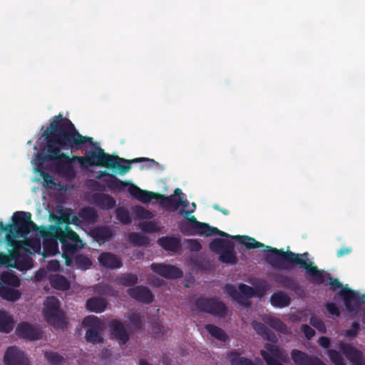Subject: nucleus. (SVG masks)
<instances>
[{
    "label": "nucleus",
    "instance_id": "obj_1",
    "mask_svg": "<svg viewBox=\"0 0 365 365\" xmlns=\"http://www.w3.org/2000/svg\"><path fill=\"white\" fill-rule=\"evenodd\" d=\"M237 237L247 250L264 248L263 252H270L265 256V260L273 268L284 270L297 264L305 269L306 277L312 283L322 284L324 282V271L319 269L317 266L313 265V262H309L308 252L298 254L292 251H284L282 249L265 245L249 236Z\"/></svg>",
    "mask_w": 365,
    "mask_h": 365
},
{
    "label": "nucleus",
    "instance_id": "obj_2",
    "mask_svg": "<svg viewBox=\"0 0 365 365\" xmlns=\"http://www.w3.org/2000/svg\"><path fill=\"white\" fill-rule=\"evenodd\" d=\"M42 136L46 142V149L51 146L59 150H81L83 145L93 143V138L79 133L74 124L62 114L53 117Z\"/></svg>",
    "mask_w": 365,
    "mask_h": 365
},
{
    "label": "nucleus",
    "instance_id": "obj_3",
    "mask_svg": "<svg viewBox=\"0 0 365 365\" xmlns=\"http://www.w3.org/2000/svg\"><path fill=\"white\" fill-rule=\"evenodd\" d=\"M82 167L101 166L108 169L118 170L120 175H125L130 169L129 165H121L125 159L105 153L98 146L89 151L85 156L74 157Z\"/></svg>",
    "mask_w": 365,
    "mask_h": 365
},
{
    "label": "nucleus",
    "instance_id": "obj_4",
    "mask_svg": "<svg viewBox=\"0 0 365 365\" xmlns=\"http://www.w3.org/2000/svg\"><path fill=\"white\" fill-rule=\"evenodd\" d=\"M47 154L43 157L44 161H52L55 172L63 177L72 178L76 175L73 165L74 157L71 158L68 154L61 153V150L50 146V149H46Z\"/></svg>",
    "mask_w": 365,
    "mask_h": 365
},
{
    "label": "nucleus",
    "instance_id": "obj_5",
    "mask_svg": "<svg viewBox=\"0 0 365 365\" xmlns=\"http://www.w3.org/2000/svg\"><path fill=\"white\" fill-rule=\"evenodd\" d=\"M210 249L219 254V260L225 264H235L238 259L235 253V245L229 240L215 238L209 245Z\"/></svg>",
    "mask_w": 365,
    "mask_h": 365
},
{
    "label": "nucleus",
    "instance_id": "obj_6",
    "mask_svg": "<svg viewBox=\"0 0 365 365\" xmlns=\"http://www.w3.org/2000/svg\"><path fill=\"white\" fill-rule=\"evenodd\" d=\"M195 306L200 312L218 318H224L227 314L226 304L216 297H200L195 299Z\"/></svg>",
    "mask_w": 365,
    "mask_h": 365
},
{
    "label": "nucleus",
    "instance_id": "obj_7",
    "mask_svg": "<svg viewBox=\"0 0 365 365\" xmlns=\"http://www.w3.org/2000/svg\"><path fill=\"white\" fill-rule=\"evenodd\" d=\"M43 315L48 324L55 327L65 324L64 313L60 309V302L56 297H48L44 302Z\"/></svg>",
    "mask_w": 365,
    "mask_h": 365
},
{
    "label": "nucleus",
    "instance_id": "obj_8",
    "mask_svg": "<svg viewBox=\"0 0 365 365\" xmlns=\"http://www.w3.org/2000/svg\"><path fill=\"white\" fill-rule=\"evenodd\" d=\"M11 226L18 237H26L31 232L37 231L38 226L31 220L29 212L16 211L12 217Z\"/></svg>",
    "mask_w": 365,
    "mask_h": 365
},
{
    "label": "nucleus",
    "instance_id": "obj_9",
    "mask_svg": "<svg viewBox=\"0 0 365 365\" xmlns=\"http://www.w3.org/2000/svg\"><path fill=\"white\" fill-rule=\"evenodd\" d=\"M338 294L342 299L346 311L352 315H356L365 303V294H361L356 290L346 287L341 289Z\"/></svg>",
    "mask_w": 365,
    "mask_h": 365
},
{
    "label": "nucleus",
    "instance_id": "obj_10",
    "mask_svg": "<svg viewBox=\"0 0 365 365\" xmlns=\"http://www.w3.org/2000/svg\"><path fill=\"white\" fill-rule=\"evenodd\" d=\"M266 350H261L260 355L267 365H284L288 364L289 358L287 351L278 346L267 343L264 344Z\"/></svg>",
    "mask_w": 365,
    "mask_h": 365
},
{
    "label": "nucleus",
    "instance_id": "obj_11",
    "mask_svg": "<svg viewBox=\"0 0 365 365\" xmlns=\"http://www.w3.org/2000/svg\"><path fill=\"white\" fill-rule=\"evenodd\" d=\"M83 324L88 327L85 339L92 344H100L103 341L101 331L103 329V323L96 316H88L83 320Z\"/></svg>",
    "mask_w": 365,
    "mask_h": 365
},
{
    "label": "nucleus",
    "instance_id": "obj_12",
    "mask_svg": "<svg viewBox=\"0 0 365 365\" xmlns=\"http://www.w3.org/2000/svg\"><path fill=\"white\" fill-rule=\"evenodd\" d=\"M193 211L194 209L190 211H185V210L180 211V214L186 219L178 223V228L184 235L192 236L197 234L200 235L202 227H205V223L197 221L195 216H190Z\"/></svg>",
    "mask_w": 365,
    "mask_h": 365
},
{
    "label": "nucleus",
    "instance_id": "obj_13",
    "mask_svg": "<svg viewBox=\"0 0 365 365\" xmlns=\"http://www.w3.org/2000/svg\"><path fill=\"white\" fill-rule=\"evenodd\" d=\"M15 331L19 338L27 341H36L43 337V332L40 329L26 322L18 324Z\"/></svg>",
    "mask_w": 365,
    "mask_h": 365
},
{
    "label": "nucleus",
    "instance_id": "obj_14",
    "mask_svg": "<svg viewBox=\"0 0 365 365\" xmlns=\"http://www.w3.org/2000/svg\"><path fill=\"white\" fill-rule=\"evenodd\" d=\"M225 291L233 300L242 304H245V299L255 296V289L253 287L245 284H240L238 287V289L232 284H227L225 286Z\"/></svg>",
    "mask_w": 365,
    "mask_h": 365
},
{
    "label": "nucleus",
    "instance_id": "obj_15",
    "mask_svg": "<svg viewBox=\"0 0 365 365\" xmlns=\"http://www.w3.org/2000/svg\"><path fill=\"white\" fill-rule=\"evenodd\" d=\"M5 365H30L25 353L16 346H9L4 356Z\"/></svg>",
    "mask_w": 365,
    "mask_h": 365
},
{
    "label": "nucleus",
    "instance_id": "obj_16",
    "mask_svg": "<svg viewBox=\"0 0 365 365\" xmlns=\"http://www.w3.org/2000/svg\"><path fill=\"white\" fill-rule=\"evenodd\" d=\"M150 269L153 272L166 279H178L182 277L183 274L180 268L170 264L152 263Z\"/></svg>",
    "mask_w": 365,
    "mask_h": 365
},
{
    "label": "nucleus",
    "instance_id": "obj_17",
    "mask_svg": "<svg viewBox=\"0 0 365 365\" xmlns=\"http://www.w3.org/2000/svg\"><path fill=\"white\" fill-rule=\"evenodd\" d=\"M128 294L133 299L143 304H149L154 300V295L146 286L138 285L127 290Z\"/></svg>",
    "mask_w": 365,
    "mask_h": 365
},
{
    "label": "nucleus",
    "instance_id": "obj_18",
    "mask_svg": "<svg viewBox=\"0 0 365 365\" xmlns=\"http://www.w3.org/2000/svg\"><path fill=\"white\" fill-rule=\"evenodd\" d=\"M127 187L131 197L143 203H148L153 199L158 200L159 197H161V194L160 193L143 190L132 182H128V186Z\"/></svg>",
    "mask_w": 365,
    "mask_h": 365
},
{
    "label": "nucleus",
    "instance_id": "obj_19",
    "mask_svg": "<svg viewBox=\"0 0 365 365\" xmlns=\"http://www.w3.org/2000/svg\"><path fill=\"white\" fill-rule=\"evenodd\" d=\"M272 278L276 284L284 289L291 290L297 294L303 292L299 283L293 277L284 274H273Z\"/></svg>",
    "mask_w": 365,
    "mask_h": 365
},
{
    "label": "nucleus",
    "instance_id": "obj_20",
    "mask_svg": "<svg viewBox=\"0 0 365 365\" xmlns=\"http://www.w3.org/2000/svg\"><path fill=\"white\" fill-rule=\"evenodd\" d=\"M106 176L108 178H104L103 181L106 185V186L112 191L122 192L125 190V188L128 186V182L120 180L115 175L110 174L106 170L99 171L98 173L96 178L101 179L102 177Z\"/></svg>",
    "mask_w": 365,
    "mask_h": 365
},
{
    "label": "nucleus",
    "instance_id": "obj_21",
    "mask_svg": "<svg viewBox=\"0 0 365 365\" xmlns=\"http://www.w3.org/2000/svg\"><path fill=\"white\" fill-rule=\"evenodd\" d=\"M291 358L294 365H325L318 357L295 349L291 351Z\"/></svg>",
    "mask_w": 365,
    "mask_h": 365
},
{
    "label": "nucleus",
    "instance_id": "obj_22",
    "mask_svg": "<svg viewBox=\"0 0 365 365\" xmlns=\"http://www.w3.org/2000/svg\"><path fill=\"white\" fill-rule=\"evenodd\" d=\"M110 334L119 344H125L129 341V335L123 324L118 320L113 319L109 323Z\"/></svg>",
    "mask_w": 365,
    "mask_h": 365
},
{
    "label": "nucleus",
    "instance_id": "obj_23",
    "mask_svg": "<svg viewBox=\"0 0 365 365\" xmlns=\"http://www.w3.org/2000/svg\"><path fill=\"white\" fill-rule=\"evenodd\" d=\"M99 264L106 269H118L123 263L118 257L110 252H103L98 257Z\"/></svg>",
    "mask_w": 365,
    "mask_h": 365
},
{
    "label": "nucleus",
    "instance_id": "obj_24",
    "mask_svg": "<svg viewBox=\"0 0 365 365\" xmlns=\"http://www.w3.org/2000/svg\"><path fill=\"white\" fill-rule=\"evenodd\" d=\"M58 234L56 232H48L43 235V246L44 252L49 255L58 252Z\"/></svg>",
    "mask_w": 365,
    "mask_h": 365
},
{
    "label": "nucleus",
    "instance_id": "obj_25",
    "mask_svg": "<svg viewBox=\"0 0 365 365\" xmlns=\"http://www.w3.org/2000/svg\"><path fill=\"white\" fill-rule=\"evenodd\" d=\"M93 203L103 210H110L115 206V200L108 194L95 192L91 196Z\"/></svg>",
    "mask_w": 365,
    "mask_h": 365
},
{
    "label": "nucleus",
    "instance_id": "obj_26",
    "mask_svg": "<svg viewBox=\"0 0 365 365\" xmlns=\"http://www.w3.org/2000/svg\"><path fill=\"white\" fill-rule=\"evenodd\" d=\"M91 236L98 243L103 244L111 239L113 232L107 226H98L91 230Z\"/></svg>",
    "mask_w": 365,
    "mask_h": 365
},
{
    "label": "nucleus",
    "instance_id": "obj_27",
    "mask_svg": "<svg viewBox=\"0 0 365 365\" xmlns=\"http://www.w3.org/2000/svg\"><path fill=\"white\" fill-rule=\"evenodd\" d=\"M158 243L165 250L173 252H177L181 247L180 238L178 237H162L158 240Z\"/></svg>",
    "mask_w": 365,
    "mask_h": 365
},
{
    "label": "nucleus",
    "instance_id": "obj_28",
    "mask_svg": "<svg viewBox=\"0 0 365 365\" xmlns=\"http://www.w3.org/2000/svg\"><path fill=\"white\" fill-rule=\"evenodd\" d=\"M342 351L353 365H365V361L361 351L351 345H344Z\"/></svg>",
    "mask_w": 365,
    "mask_h": 365
},
{
    "label": "nucleus",
    "instance_id": "obj_29",
    "mask_svg": "<svg viewBox=\"0 0 365 365\" xmlns=\"http://www.w3.org/2000/svg\"><path fill=\"white\" fill-rule=\"evenodd\" d=\"M78 217H73V220L76 222L78 220V217L81 218L82 221L88 223H95L98 219L97 211L95 208L89 206L80 209L78 212Z\"/></svg>",
    "mask_w": 365,
    "mask_h": 365
},
{
    "label": "nucleus",
    "instance_id": "obj_30",
    "mask_svg": "<svg viewBox=\"0 0 365 365\" xmlns=\"http://www.w3.org/2000/svg\"><path fill=\"white\" fill-rule=\"evenodd\" d=\"M158 200H160V205L162 207L171 209L173 211L176 210L180 205H186L185 200H182L180 197L176 198L175 195L167 197L161 194V197H159Z\"/></svg>",
    "mask_w": 365,
    "mask_h": 365
},
{
    "label": "nucleus",
    "instance_id": "obj_31",
    "mask_svg": "<svg viewBox=\"0 0 365 365\" xmlns=\"http://www.w3.org/2000/svg\"><path fill=\"white\" fill-rule=\"evenodd\" d=\"M56 230L58 234V240L59 242H83L79 235L74 232L68 225H66L64 230H62L61 227H56Z\"/></svg>",
    "mask_w": 365,
    "mask_h": 365
},
{
    "label": "nucleus",
    "instance_id": "obj_32",
    "mask_svg": "<svg viewBox=\"0 0 365 365\" xmlns=\"http://www.w3.org/2000/svg\"><path fill=\"white\" fill-rule=\"evenodd\" d=\"M107 301L103 297H92L87 300L86 309L90 312L101 313L103 312L107 307Z\"/></svg>",
    "mask_w": 365,
    "mask_h": 365
},
{
    "label": "nucleus",
    "instance_id": "obj_33",
    "mask_svg": "<svg viewBox=\"0 0 365 365\" xmlns=\"http://www.w3.org/2000/svg\"><path fill=\"white\" fill-rule=\"evenodd\" d=\"M270 303L274 307L283 308L290 304L291 299L286 293L278 291L272 294Z\"/></svg>",
    "mask_w": 365,
    "mask_h": 365
},
{
    "label": "nucleus",
    "instance_id": "obj_34",
    "mask_svg": "<svg viewBox=\"0 0 365 365\" xmlns=\"http://www.w3.org/2000/svg\"><path fill=\"white\" fill-rule=\"evenodd\" d=\"M253 327L257 334H259L264 339L272 342H277V336L265 324H262V322H255L253 324Z\"/></svg>",
    "mask_w": 365,
    "mask_h": 365
},
{
    "label": "nucleus",
    "instance_id": "obj_35",
    "mask_svg": "<svg viewBox=\"0 0 365 365\" xmlns=\"http://www.w3.org/2000/svg\"><path fill=\"white\" fill-rule=\"evenodd\" d=\"M16 233L11 225H7L5 241L8 246L14 249H21L24 246V242L16 239Z\"/></svg>",
    "mask_w": 365,
    "mask_h": 365
},
{
    "label": "nucleus",
    "instance_id": "obj_36",
    "mask_svg": "<svg viewBox=\"0 0 365 365\" xmlns=\"http://www.w3.org/2000/svg\"><path fill=\"white\" fill-rule=\"evenodd\" d=\"M14 326L13 317L5 311L0 310V331L10 333Z\"/></svg>",
    "mask_w": 365,
    "mask_h": 365
},
{
    "label": "nucleus",
    "instance_id": "obj_37",
    "mask_svg": "<svg viewBox=\"0 0 365 365\" xmlns=\"http://www.w3.org/2000/svg\"><path fill=\"white\" fill-rule=\"evenodd\" d=\"M205 227H202V230L200 232V235H205V236H212L213 235H218L221 237H231L232 239H236L239 240V242L242 245L240 242V239L237 237H245V235H235V236H230L227 232H225L223 231L220 230L217 227H210L208 224L205 223Z\"/></svg>",
    "mask_w": 365,
    "mask_h": 365
},
{
    "label": "nucleus",
    "instance_id": "obj_38",
    "mask_svg": "<svg viewBox=\"0 0 365 365\" xmlns=\"http://www.w3.org/2000/svg\"><path fill=\"white\" fill-rule=\"evenodd\" d=\"M0 297L4 299L11 302L18 300L21 297V293L19 290L14 287L0 285Z\"/></svg>",
    "mask_w": 365,
    "mask_h": 365
},
{
    "label": "nucleus",
    "instance_id": "obj_39",
    "mask_svg": "<svg viewBox=\"0 0 365 365\" xmlns=\"http://www.w3.org/2000/svg\"><path fill=\"white\" fill-rule=\"evenodd\" d=\"M50 283L51 287L54 289L62 291L68 290L71 287L68 280L64 276L60 274L51 276Z\"/></svg>",
    "mask_w": 365,
    "mask_h": 365
},
{
    "label": "nucleus",
    "instance_id": "obj_40",
    "mask_svg": "<svg viewBox=\"0 0 365 365\" xmlns=\"http://www.w3.org/2000/svg\"><path fill=\"white\" fill-rule=\"evenodd\" d=\"M19 250V249L12 248L8 254H4L3 265L6 267H17V264H19L21 258V254Z\"/></svg>",
    "mask_w": 365,
    "mask_h": 365
},
{
    "label": "nucleus",
    "instance_id": "obj_41",
    "mask_svg": "<svg viewBox=\"0 0 365 365\" xmlns=\"http://www.w3.org/2000/svg\"><path fill=\"white\" fill-rule=\"evenodd\" d=\"M205 329L209 332V334H210L212 336L221 341L225 342L228 339V336L225 331L216 325L207 324H205Z\"/></svg>",
    "mask_w": 365,
    "mask_h": 365
},
{
    "label": "nucleus",
    "instance_id": "obj_42",
    "mask_svg": "<svg viewBox=\"0 0 365 365\" xmlns=\"http://www.w3.org/2000/svg\"><path fill=\"white\" fill-rule=\"evenodd\" d=\"M265 323L270 327L282 334H287L288 328L286 324H284L281 319L274 317H268L265 319Z\"/></svg>",
    "mask_w": 365,
    "mask_h": 365
},
{
    "label": "nucleus",
    "instance_id": "obj_43",
    "mask_svg": "<svg viewBox=\"0 0 365 365\" xmlns=\"http://www.w3.org/2000/svg\"><path fill=\"white\" fill-rule=\"evenodd\" d=\"M138 277L133 273L121 274L118 278V283L124 287L132 288L138 283Z\"/></svg>",
    "mask_w": 365,
    "mask_h": 365
},
{
    "label": "nucleus",
    "instance_id": "obj_44",
    "mask_svg": "<svg viewBox=\"0 0 365 365\" xmlns=\"http://www.w3.org/2000/svg\"><path fill=\"white\" fill-rule=\"evenodd\" d=\"M60 242L61 244L62 250H63V252L64 253V255H73L76 252L81 250L84 246V244L83 243V242H80L77 243V242H73L71 241H68V242L62 241Z\"/></svg>",
    "mask_w": 365,
    "mask_h": 365
},
{
    "label": "nucleus",
    "instance_id": "obj_45",
    "mask_svg": "<svg viewBox=\"0 0 365 365\" xmlns=\"http://www.w3.org/2000/svg\"><path fill=\"white\" fill-rule=\"evenodd\" d=\"M128 242L133 246H146L150 240L148 237L138 232H131L128 235Z\"/></svg>",
    "mask_w": 365,
    "mask_h": 365
},
{
    "label": "nucleus",
    "instance_id": "obj_46",
    "mask_svg": "<svg viewBox=\"0 0 365 365\" xmlns=\"http://www.w3.org/2000/svg\"><path fill=\"white\" fill-rule=\"evenodd\" d=\"M228 358L231 365H255L251 359L240 356L236 351H231L228 354Z\"/></svg>",
    "mask_w": 365,
    "mask_h": 365
},
{
    "label": "nucleus",
    "instance_id": "obj_47",
    "mask_svg": "<svg viewBox=\"0 0 365 365\" xmlns=\"http://www.w3.org/2000/svg\"><path fill=\"white\" fill-rule=\"evenodd\" d=\"M74 262L76 268L82 270L88 269L93 264L91 259L83 254L76 255L74 257Z\"/></svg>",
    "mask_w": 365,
    "mask_h": 365
},
{
    "label": "nucleus",
    "instance_id": "obj_48",
    "mask_svg": "<svg viewBox=\"0 0 365 365\" xmlns=\"http://www.w3.org/2000/svg\"><path fill=\"white\" fill-rule=\"evenodd\" d=\"M145 163V165H142L141 169H150L154 167H160L159 163L156 162L153 159L148 158H134L131 160H125L123 163H126V165H130L133 163Z\"/></svg>",
    "mask_w": 365,
    "mask_h": 365
},
{
    "label": "nucleus",
    "instance_id": "obj_49",
    "mask_svg": "<svg viewBox=\"0 0 365 365\" xmlns=\"http://www.w3.org/2000/svg\"><path fill=\"white\" fill-rule=\"evenodd\" d=\"M44 357L51 365H61L64 361L62 355L53 351H46Z\"/></svg>",
    "mask_w": 365,
    "mask_h": 365
},
{
    "label": "nucleus",
    "instance_id": "obj_50",
    "mask_svg": "<svg viewBox=\"0 0 365 365\" xmlns=\"http://www.w3.org/2000/svg\"><path fill=\"white\" fill-rule=\"evenodd\" d=\"M255 296L262 297L267 291L270 289V285L265 279H259L254 283Z\"/></svg>",
    "mask_w": 365,
    "mask_h": 365
},
{
    "label": "nucleus",
    "instance_id": "obj_51",
    "mask_svg": "<svg viewBox=\"0 0 365 365\" xmlns=\"http://www.w3.org/2000/svg\"><path fill=\"white\" fill-rule=\"evenodd\" d=\"M128 320L130 324V328L133 331H139L143 327V322L140 315L136 312H132L128 315Z\"/></svg>",
    "mask_w": 365,
    "mask_h": 365
},
{
    "label": "nucleus",
    "instance_id": "obj_52",
    "mask_svg": "<svg viewBox=\"0 0 365 365\" xmlns=\"http://www.w3.org/2000/svg\"><path fill=\"white\" fill-rule=\"evenodd\" d=\"M116 218L123 225H129L131 222V217L129 212L123 208L118 207L115 210Z\"/></svg>",
    "mask_w": 365,
    "mask_h": 365
},
{
    "label": "nucleus",
    "instance_id": "obj_53",
    "mask_svg": "<svg viewBox=\"0 0 365 365\" xmlns=\"http://www.w3.org/2000/svg\"><path fill=\"white\" fill-rule=\"evenodd\" d=\"M1 279L4 284L12 286L13 287H17L20 285V279L17 276L13 274H3Z\"/></svg>",
    "mask_w": 365,
    "mask_h": 365
},
{
    "label": "nucleus",
    "instance_id": "obj_54",
    "mask_svg": "<svg viewBox=\"0 0 365 365\" xmlns=\"http://www.w3.org/2000/svg\"><path fill=\"white\" fill-rule=\"evenodd\" d=\"M310 324L314 327L315 329H317L319 332L321 333H326L327 328L325 326L324 322L317 318V317H311L309 319Z\"/></svg>",
    "mask_w": 365,
    "mask_h": 365
},
{
    "label": "nucleus",
    "instance_id": "obj_55",
    "mask_svg": "<svg viewBox=\"0 0 365 365\" xmlns=\"http://www.w3.org/2000/svg\"><path fill=\"white\" fill-rule=\"evenodd\" d=\"M329 280V285H330V290L332 292L336 291L337 289H344L343 284L340 282V281L336 278H332L330 274L326 273L324 272V280L326 279Z\"/></svg>",
    "mask_w": 365,
    "mask_h": 365
},
{
    "label": "nucleus",
    "instance_id": "obj_56",
    "mask_svg": "<svg viewBox=\"0 0 365 365\" xmlns=\"http://www.w3.org/2000/svg\"><path fill=\"white\" fill-rule=\"evenodd\" d=\"M329 356L330 360L335 364V365H345L344 359L341 354L336 351V350H329Z\"/></svg>",
    "mask_w": 365,
    "mask_h": 365
},
{
    "label": "nucleus",
    "instance_id": "obj_57",
    "mask_svg": "<svg viewBox=\"0 0 365 365\" xmlns=\"http://www.w3.org/2000/svg\"><path fill=\"white\" fill-rule=\"evenodd\" d=\"M140 229L146 233H154L158 230L157 225L152 221L142 222L140 224Z\"/></svg>",
    "mask_w": 365,
    "mask_h": 365
},
{
    "label": "nucleus",
    "instance_id": "obj_58",
    "mask_svg": "<svg viewBox=\"0 0 365 365\" xmlns=\"http://www.w3.org/2000/svg\"><path fill=\"white\" fill-rule=\"evenodd\" d=\"M152 330L155 337H161L166 334V330L160 322H154L152 324Z\"/></svg>",
    "mask_w": 365,
    "mask_h": 365
},
{
    "label": "nucleus",
    "instance_id": "obj_59",
    "mask_svg": "<svg viewBox=\"0 0 365 365\" xmlns=\"http://www.w3.org/2000/svg\"><path fill=\"white\" fill-rule=\"evenodd\" d=\"M360 329V324L359 322H354L351 324V329L345 331V336L350 338H354L358 334Z\"/></svg>",
    "mask_w": 365,
    "mask_h": 365
},
{
    "label": "nucleus",
    "instance_id": "obj_60",
    "mask_svg": "<svg viewBox=\"0 0 365 365\" xmlns=\"http://www.w3.org/2000/svg\"><path fill=\"white\" fill-rule=\"evenodd\" d=\"M187 247L192 252H199L202 249V245L197 240L189 239L186 240Z\"/></svg>",
    "mask_w": 365,
    "mask_h": 365
},
{
    "label": "nucleus",
    "instance_id": "obj_61",
    "mask_svg": "<svg viewBox=\"0 0 365 365\" xmlns=\"http://www.w3.org/2000/svg\"><path fill=\"white\" fill-rule=\"evenodd\" d=\"M301 331L304 333L305 337L309 340L312 339L316 334L314 329L305 324L301 326Z\"/></svg>",
    "mask_w": 365,
    "mask_h": 365
},
{
    "label": "nucleus",
    "instance_id": "obj_62",
    "mask_svg": "<svg viewBox=\"0 0 365 365\" xmlns=\"http://www.w3.org/2000/svg\"><path fill=\"white\" fill-rule=\"evenodd\" d=\"M325 307L327 312L335 317L340 316V311L338 307L333 302H328L325 304Z\"/></svg>",
    "mask_w": 365,
    "mask_h": 365
},
{
    "label": "nucleus",
    "instance_id": "obj_63",
    "mask_svg": "<svg viewBox=\"0 0 365 365\" xmlns=\"http://www.w3.org/2000/svg\"><path fill=\"white\" fill-rule=\"evenodd\" d=\"M351 252V248L349 247H342L339 249L336 252V256L338 257H342L345 255H347Z\"/></svg>",
    "mask_w": 365,
    "mask_h": 365
},
{
    "label": "nucleus",
    "instance_id": "obj_64",
    "mask_svg": "<svg viewBox=\"0 0 365 365\" xmlns=\"http://www.w3.org/2000/svg\"><path fill=\"white\" fill-rule=\"evenodd\" d=\"M318 342L323 348H328L330 345V339L327 336H320Z\"/></svg>",
    "mask_w": 365,
    "mask_h": 365
}]
</instances>
